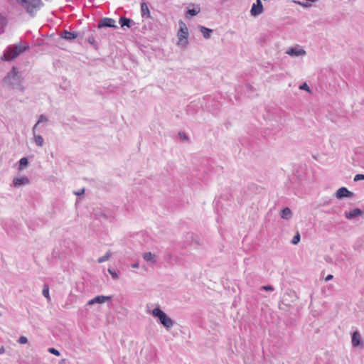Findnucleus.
Here are the masks:
<instances>
[{"label": "nucleus", "mask_w": 364, "mask_h": 364, "mask_svg": "<svg viewBox=\"0 0 364 364\" xmlns=\"http://www.w3.org/2000/svg\"><path fill=\"white\" fill-rule=\"evenodd\" d=\"M138 267H139V264L138 263L132 264V267H134V268H136Z\"/></svg>", "instance_id": "58836bf2"}, {"label": "nucleus", "mask_w": 364, "mask_h": 364, "mask_svg": "<svg viewBox=\"0 0 364 364\" xmlns=\"http://www.w3.org/2000/svg\"><path fill=\"white\" fill-rule=\"evenodd\" d=\"M84 193V189L79 191V192L75 193L76 195H81Z\"/></svg>", "instance_id": "4c0bfd02"}, {"label": "nucleus", "mask_w": 364, "mask_h": 364, "mask_svg": "<svg viewBox=\"0 0 364 364\" xmlns=\"http://www.w3.org/2000/svg\"><path fill=\"white\" fill-rule=\"evenodd\" d=\"M48 351H49L50 353H52V354H53V355H58V356L60 355L59 351H58V350H56L55 348H50L48 349Z\"/></svg>", "instance_id": "bb28decb"}, {"label": "nucleus", "mask_w": 364, "mask_h": 364, "mask_svg": "<svg viewBox=\"0 0 364 364\" xmlns=\"http://www.w3.org/2000/svg\"><path fill=\"white\" fill-rule=\"evenodd\" d=\"M300 88H301V89H302V90H307V91H309V86L307 85V84H306V83H304L303 85H301V86L300 87Z\"/></svg>", "instance_id": "7c9ffc66"}, {"label": "nucleus", "mask_w": 364, "mask_h": 364, "mask_svg": "<svg viewBox=\"0 0 364 364\" xmlns=\"http://www.w3.org/2000/svg\"><path fill=\"white\" fill-rule=\"evenodd\" d=\"M200 11L199 9H188L187 13L190 14L191 16H196L197 15Z\"/></svg>", "instance_id": "393cba45"}, {"label": "nucleus", "mask_w": 364, "mask_h": 364, "mask_svg": "<svg viewBox=\"0 0 364 364\" xmlns=\"http://www.w3.org/2000/svg\"><path fill=\"white\" fill-rule=\"evenodd\" d=\"M300 241V234L299 232L297 231L296 235H294V237H293L292 240H291V242L292 244L294 245H296L297 243H299Z\"/></svg>", "instance_id": "b1692460"}, {"label": "nucleus", "mask_w": 364, "mask_h": 364, "mask_svg": "<svg viewBox=\"0 0 364 364\" xmlns=\"http://www.w3.org/2000/svg\"><path fill=\"white\" fill-rule=\"evenodd\" d=\"M27 342H28V339L24 336H21L18 339V343L21 344H26Z\"/></svg>", "instance_id": "a878e982"}, {"label": "nucleus", "mask_w": 364, "mask_h": 364, "mask_svg": "<svg viewBox=\"0 0 364 364\" xmlns=\"http://www.w3.org/2000/svg\"><path fill=\"white\" fill-rule=\"evenodd\" d=\"M4 18L0 15V27L4 24Z\"/></svg>", "instance_id": "72a5a7b5"}, {"label": "nucleus", "mask_w": 364, "mask_h": 364, "mask_svg": "<svg viewBox=\"0 0 364 364\" xmlns=\"http://www.w3.org/2000/svg\"><path fill=\"white\" fill-rule=\"evenodd\" d=\"M130 22H131V19H129V18H127L125 17H121L119 18V23H120L122 27H124V26L130 27Z\"/></svg>", "instance_id": "dca6fc26"}, {"label": "nucleus", "mask_w": 364, "mask_h": 364, "mask_svg": "<svg viewBox=\"0 0 364 364\" xmlns=\"http://www.w3.org/2000/svg\"><path fill=\"white\" fill-rule=\"evenodd\" d=\"M141 9L142 16H144V15L146 14L147 17H149V16H150L149 10L145 3L141 4Z\"/></svg>", "instance_id": "a211bd4d"}, {"label": "nucleus", "mask_w": 364, "mask_h": 364, "mask_svg": "<svg viewBox=\"0 0 364 364\" xmlns=\"http://www.w3.org/2000/svg\"><path fill=\"white\" fill-rule=\"evenodd\" d=\"M43 119H44V117H43V116H41L40 119H39V120H38V122L36 123V124L35 125L34 128H36V127L38 126V124L40 122H41Z\"/></svg>", "instance_id": "f704fd0d"}, {"label": "nucleus", "mask_w": 364, "mask_h": 364, "mask_svg": "<svg viewBox=\"0 0 364 364\" xmlns=\"http://www.w3.org/2000/svg\"><path fill=\"white\" fill-rule=\"evenodd\" d=\"M99 28L101 27H110V28H115V21L110 18H103L100 23L98 25Z\"/></svg>", "instance_id": "0eeeda50"}, {"label": "nucleus", "mask_w": 364, "mask_h": 364, "mask_svg": "<svg viewBox=\"0 0 364 364\" xmlns=\"http://www.w3.org/2000/svg\"><path fill=\"white\" fill-rule=\"evenodd\" d=\"M152 314L154 316L159 318L161 323L165 327L171 328L173 326V322L171 318L168 317L167 315L159 308L154 309Z\"/></svg>", "instance_id": "39448f33"}, {"label": "nucleus", "mask_w": 364, "mask_h": 364, "mask_svg": "<svg viewBox=\"0 0 364 364\" xmlns=\"http://www.w3.org/2000/svg\"><path fill=\"white\" fill-rule=\"evenodd\" d=\"M43 295L49 301L50 300V297L49 295V287L48 285H44L43 289Z\"/></svg>", "instance_id": "6ab92c4d"}, {"label": "nucleus", "mask_w": 364, "mask_h": 364, "mask_svg": "<svg viewBox=\"0 0 364 364\" xmlns=\"http://www.w3.org/2000/svg\"><path fill=\"white\" fill-rule=\"evenodd\" d=\"M333 279V275L329 274V275H328V276L326 277L325 280L327 282V281H329V280H331V279Z\"/></svg>", "instance_id": "c9c22d12"}, {"label": "nucleus", "mask_w": 364, "mask_h": 364, "mask_svg": "<svg viewBox=\"0 0 364 364\" xmlns=\"http://www.w3.org/2000/svg\"><path fill=\"white\" fill-rule=\"evenodd\" d=\"M281 217L283 219H289L291 217V211L289 208H285L282 210Z\"/></svg>", "instance_id": "2eb2a0df"}, {"label": "nucleus", "mask_w": 364, "mask_h": 364, "mask_svg": "<svg viewBox=\"0 0 364 364\" xmlns=\"http://www.w3.org/2000/svg\"><path fill=\"white\" fill-rule=\"evenodd\" d=\"M188 28L186 25V23L180 21H179V30L177 33L178 36V45L181 46H186L188 43Z\"/></svg>", "instance_id": "7ed1b4c3"}, {"label": "nucleus", "mask_w": 364, "mask_h": 364, "mask_svg": "<svg viewBox=\"0 0 364 364\" xmlns=\"http://www.w3.org/2000/svg\"><path fill=\"white\" fill-rule=\"evenodd\" d=\"M62 36L65 39L73 40V39H75V38H77V35L74 32H70L68 31H65L63 32V34L62 35Z\"/></svg>", "instance_id": "4468645a"}, {"label": "nucleus", "mask_w": 364, "mask_h": 364, "mask_svg": "<svg viewBox=\"0 0 364 364\" xmlns=\"http://www.w3.org/2000/svg\"><path fill=\"white\" fill-rule=\"evenodd\" d=\"M4 18L0 15V27L4 24Z\"/></svg>", "instance_id": "473e14b6"}, {"label": "nucleus", "mask_w": 364, "mask_h": 364, "mask_svg": "<svg viewBox=\"0 0 364 364\" xmlns=\"http://www.w3.org/2000/svg\"><path fill=\"white\" fill-rule=\"evenodd\" d=\"M179 136H180L181 139H182V140H183V141H185V140H187V139H188L187 136H186V134H185L184 133H181V132H180V133H179Z\"/></svg>", "instance_id": "c756f323"}, {"label": "nucleus", "mask_w": 364, "mask_h": 364, "mask_svg": "<svg viewBox=\"0 0 364 364\" xmlns=\"http://www.w3.org/2000/svg\"><path fill=\"white\" fill-rule=\"evenodd\" d=\"M29 183V179L26 176H23L21 178H14L13 180V183L15 187H18L22 185H26Z\"/></svg>", "instance_id": "9d476101"}, {"label": "nucleus", "mask_w": 364, "mask_h": 364, "mask_svg": "<svg viewBox=\"0 0 364 364\" xmlns=\"http://www.w3.org/2000/svg\"><path fill=\"white\" fill-rule=\"evenodd\" d=\"M143 257L147 262H154V255L151 252L144 253Z\"/></svg>", "instance_id": "aec40b11"}, {"label": "nucleus", "mask_w": 364, "mask_h": 364, "mask_svg": "<svg viewBox=\"0 0 364 364\" xmlns=\"http://www.w3.org/2000/svg\"><path fill=\"white\" fill-rule=\"evenodd\" d=\"M110 255H111V252L108 251L103 257H100L97 259V262L99 263H102V262H104L108 260L110 257Z\"/></svg>", "instance_id": "412c9836"}, {"label": "nucleus", "mask_w": 364, "mask_h": 364, "mask_svg": "<svg viewBox=\"0 0 364 364\" xmlns=\"http://www.w3.org/2000/svg\"><path fill=\"white\" fill-rule=\"evenodd\" d=\"M352 344L355 347L363 346L361 336L358 331H355L352 335Z\"/></svg>", "instance_id": "1a4fd4ad"}, {"label": "nucleus", "mask_w": 364, "mask_h": 364, "mask_svg": "<svg viewBox=\"0 0 364 364\" xmlns=\"http://www.w3.org/2000/svg\"><path fill=\"white\" fill-rule=\"evenodd\" d=\"M362 214H363V212L360 209L355 208V209L349 211L348 213H346L345 215L347 218L351 219L355 216L361 215Z\"/></svg>", "instance_id": "f8f14e48"}, {"label": "nucleus", "mask_w": 364, "mask_h": 364, "mask_svg": "<svg viewBox=\"0 0 364 364\" xmlns=\"http://www.w3.org/2000/svg\"><path fill=\"white\" fill-rule=\"evenodd\" d=\"M28 46L23 44H18L14 47H9L2 56L4 60H11L24 52Z\"/></svg>", "instance_id": "f257e3e1"}, {"label": "nucleus", "mask_w": 364, "mask_h": 364, "mask_svg": "<svg viewBox=\"0 0 364 364\" xmlns=\"http://www.w3.org/2000/svg\"><path fill=\"white\" fill-rule=\"evenodd\" d=\"M19 82L18 70L16 67H13L9 73L4 77V83L7 86L14 87V85Z\"/></svg>", "instance_id": "20e7f679"}, {"label": "nucleus", "mask_w": 364, "mask_h": 364, "mask_svg": "<svg viewBox=\"0 0 364 364\" xmlns=\"http://www.w3.org/2000/svg\"><path fill=\"white\" fill-rule=\"evenodd\" d=\"M287 53L290 55H302L306 53L305 50L301 48H291L289 49V50L287 51Z\"/></svg>", "instance_id": "9b49d317"}, {"label": "nucleus", "mask_w": 364, "mask_h": 364, "mask_svg": "<svg viewBox=\"0 0 364 364\" xmlns=\"http://www.w3.org/2000/svg\"><path fill=\"white\" fill-rule=\"evenodd\" d=\"M200 31L203 33L204 38H208L210 37V33L212 32V30L207 28L205 27L201 26Z\"/></svg>", "instance_id": "f3484780"}, {"label": "nucleus", "mask_w": 364, "mask_h": 364, "mask_svg": "<svg viewBox=\"0 0 364 364\" xmlns=\"http://www.w3.org/2000/svg\"><path fill=\"white\" fill-rule=\"evenodd\" d=\"M262 288L267 291H273V289H274L273 287L271 286H264Z\"/></svg>", "instance_id": "2f4dec72"}, {"label": "nucleus", "mask_w": 364, "mask_h": 364, "mask_svg": "<svg viewBox=\"0 0 364 364\" xmlns=\"http://www.w3.org/2000/svg\"><path fill=\"white\" fill-rule=\"evenodd\" d=\"M359 180H364V175H363V174H357V175H355V177H354V181H359Z\"/></svg>", "instance_id": "cd10ccee"}, {"label": "nucleus", "mask_w": 364, "mask_h": 364, "mask_svg": "<svg viewBox=\"0 0 364 364\" xmlns=\"http://www.w3.org/2000/svg\"><path fill=\"white\" fill-rule=\"evenodd\" d=\"M19 164V170H21L23 167L28 165V159L26 157H23L20 159Z\"/></svg>", "instance_id": "5701e85b"}, {"label": "nucleus", "mask_w": 364, "mask_h": 364, "mask_svg": "<svg viewBox=\"0 0 364 364\" xmlns=\"http://www.w3.org/2000/svg\"><path fill=\"white\" fill-rule=\"evenodd\" d=\"M111 299V297L109 296H97L96 297H95L94 299L90 300L88 301V304L89 305H92V304H95L96 303H98V304H103L109 300Z\"/></svg>", "instance_id": "6e6552de"}, {"label": "nucleus", "mask_w": 364, "mask_h": 364, "mask_svg": "<svg viewBox=\"0 0 364 364\" xmlns=\"http://www.w3.org/2000/svg\"><path fill=\"white\" fill-rule=\"evenodd\" d=\"M34 141H35L36 144L39 146H41L43 144V139L40 135L35 136Z\"/></svg>", "instance_id": "4be33fe9"}, {"label": "nucleus", "mask_w": 364, "mask_h": 364, "mask_svg": "<svg viewBox=\"0 0 364 364\" xmlns=\"http://www.w3.org/2000/svg\"><path fill=\"white\" fill-rule=\"evenodd\" d=\"M5 351V349H4V346H1L0 347V354H3Z\"/></svg>", "instance_id": "e433bc0d"}, {"label": "nucleus", "mask_w": 364, "mask_h": 364, "mask_svg": "<svg viewBox=\"0 0 364 364\" xmlns=\"http://www.w3.org/2000/svg\"><path fill=\"white\" fill-rule=\"evenodd\" d=\"M263 11V8H262V3L260 1V0H257V4H254L251 10H250V13H251V15L252 16H257L259 14H260Z\"/></svg>", "instance_id": "423d86ee"}, {"label": "nucleus", "mask_w": 364, "mask_h": 364, "mask_svg": "<svg viewBox=\"0 0 364 364\" xmlns=\"http://www.w3.org/2000/svg\"><path fill=\"white\" fill-rule=\"evenodd\" d=\"M351 193L346 188H340L336 193V196L338 198H341L345 196H348Z\"/></svg>", "instance_id": "ddd939ff"}, {"label": "nucleus", "mask_w": 364, "mask_h": 364, "mask_svg": "<svg viewBox=\"0 0 364 364\" xmlns=\"http://www.w3.org/2000/svg\"><path fill=\"white\" fill-rule=\"evenodd\" d=\"M108 272L110 273V274L112 276L114 279H117L118 275L116 272H113L112 269H109Z\"/></svg>", "instance_id": "c85d7f7f"}, {"label": "nucleus", "mask_w": 364, "mask_h": 364, "mask_svg": "<svg viewBox=\"0 0 364 364\" xmlns=\"http://www.w3.org/2000/svg\"><path fill=\"white\" fill-rule=\"evenodd\" d=\"M18 1L31 14L38 10L42 4L41 0H18Z\"/></svg>", "instance_id": "f03ea898"}]
</instances>
